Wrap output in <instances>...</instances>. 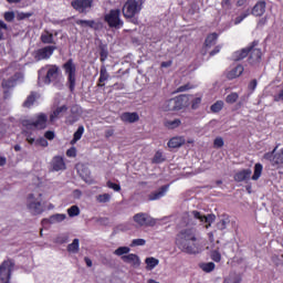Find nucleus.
I'll list each match as a JSON object with an SVG mask.
<instances>
[{
  "mask_svg": "<svg viewBox=\"0 0 283 283\" xmlns=\"http://www.w3.org/2000/svg\"><path fill=\"white\" fill-rule=\"evenodd\" d=\"M177 248L188 255H195L199 253V248L197 245V234L195 228H186L180 230L176 234L175 241Z\"/></svg>",
  "mask_w": 283,
  "mask_h": 283,
  "instance_id": "nucleus-1",
  "label": "nucleus"
},
{
  "mask_svg": "<svg viewBox=\"0 0 283 283\" xmlns=\"http://www.w3.org/2000/svg\"><path fill=\"white\" fill-rule=\"evenodd\" d=\"M264 170V166L262 164H255L253 166V175L251 169H242L234 174L235 182H244L248 180L258 181L262 176V171Z\"/></svg>",
  "mask_w": 283,
  "mask_h": 283,
  "instance_id": "nucleus-2",
  "label": "nucleus"
},
{
  "mask_svg": "<svg viewBox=\"0 0 283 283\" xmlns=\"http://www.w3.org/2000/svg\"><path fill=\"white\" fill-rule=\"evenodd\" d=\"M62 70L66 75V85L69 86L70 93L75 92L76 86V64L73 59L66 60L62 65Z\"/></svg>",
  "mask_w": 283,
  "mask_h": 283,
  "instance_id": "nucleus-3",
  "label": "nucleus"
},
{
  "mask_svg": "<svg viewBox=\"0 0 283 283\" xmlns=\"http://www.w3.org/2000/svg\"><path fill=\"white\" fill-rule=\"evenodd\" d=\"M27 207L32 216H41L42 213H44L45 207L42 202V195H29Z\"/></svg>",
  "mask_w": 283,
  "mask_h": 283,
  "instance_id": "nucleus-4",
  "label": "nucleus"
},
{
  "mask_svg": "<svg viewBox=\"0 0 283 283\" xmlns=\"http://www.w3.org/2000/svg\"><path fill=\"white\" fill-rule=\"evenodd\" d=\"M22 126L28 129L34 128L36 130H44L48 128V115L44 113L35 114L34 119H25Z\"/></svg>",
  "mask_w": 283,
  "mask_h": 283,
  "instance_id": "nucleus-5",
  "label": "nucleus"
},
{
  "mask_svg": "<svg viewBox=\"0 0 283 283\" xmlns=\"http://www.w3.org/2000/svg\"><path fill=\"white\" fill-rule=\"evenodd\" d=\"M143 9L142 1L137 0H127L124 7L122 8V14L125 19H134Z\"/></svg>",
  "mask_w": 283,
  "mask_h": 283,
  "instance_id": "nucleus-6",
  "label": "nucleus"
},
{
  "mask_svg": "<svg viewBox=\"0 0 283 283\" xmlns=\"http://www.w3.org/2000/svg\"><path fill=\"white\" fill-rule=\"evenodd\" d=\"M104 22L108 28L119 30L124 25V21L120 19V10L112 9L106 15H104Z\"/></svg>",
  "mask_w": 283,
  "mask_h": 283,
  "instance_id": "nucleus-7",
  "label": "nucleus"
},
{
  "mask_svg": "<svg viewBox=\"0 0 283 283\" xmlns=\"http://www.w3.org/2000/svg\"><path fill=\"white\" fill-rule=\"evenodd\" d=\"M277 148L279 147L276 146L273 150L265 153L263 158H265L266 161H270L276 169H283V148L276 150Z\"/></svg>",
  "mask_w": 283,
  "mask_h": 283,
  "instance_id": "nucleus-8",
  "label": "nucleus"
},
{
  "mask_svg": "<svg viewBox=\"0 0 283 283\" xmlns=\"http://www.w3.org/2000/svg\"><path fill=\"white\" fill-rule=\"evenodd\" d=\"M186 97L184 95H179L176 97H172L170 99H167L163 104V111L164 112H179L185 107V102Z\"/></svg>",
  "mask_w": 283,
  "mask_h": 283,
  "instance_id": "nucleus-9",
  "label": "nucleus"
},
{
  "mask_svg": "<svg viewBox=\"0 0 283 283\" xmlns=\"http://www.w3.org/2000/svg\"><path fill=\"white\" fill-rule=\"evenodd\" d=\"M14 268L13 260H4L0 264V283H10Z\"/></svg>",
  "mask_w": 283,
  "mask_h": 283,
  "instance_id": "nucleus-10",
  "label": "nucleus"
},
{
  "mask_svg": "<svg viewBox=\"0 0 283 283\" xmlns=\"http://www.w3.org/2000/svg\"><path fill=\"white\" fill-rule=\"evenodd\" d=\"M56 50H57V46L48 45V46L35 50L32 53V57H34L35 62L49 61L51 56L54 55V51Z\"/></svg>",
  "mask_w": 283,
  "mask_h": 283,
  "instance_id": "nucleus-11",
  "label": "nucleus"
},
{
  "mask_svg": "<svg viewBox=\"0 0 283 283\" xmlns=\"http://www.w3.org/2000/svg\"><path fill=\"white\" fill-rule=\"evenodd\" d=\"M48 69V73L45 74L44 83L51 84L59 81V76H61V69L57 65H45Z\"/></svg>",
  "mask_w": 283,
  "mask_h": 283,
  "instance_id": "nucleus-12",
  "label": "nucleus"
},
{
  "mask_svg": "<svg viewBox=\"0 0 283 283\" xmlns=\"http://www.w3.org/2000/svg\"><path fill=\"white\" fill-rule=\"evenodd\" d=\"M133 221L139 227L155 226V220H153V218H149V216L145 212H138L137 214L133 216Z\"/></svg>",
  "mask_w": 283,
  "mask_h": 283,
  "instance_id": "nucleus-13",
  "label": "nucleus"
},
{
  "mask_svg": "<svg viewBox=\"0 0 283 283\" xmlns=\"http://www.w3.org/2000/svg\"><path fill=\"white\" fill-rule=\"evenodd\" d=\"M93 0H73L72 8L77 11V13H86L88 9H92Z\"/></svg>",
  "mask_w": 283,
  "mask_h": 283,
  "instance_id": "nucleus-14",
  "label": "nucleus"
},
{
  "mask_svg": "<svg viewBox=\"0 0 283 283\" xmlns=\"http://www.w3.org/2000/svg\"><path fill=\"white\" fill-rule=\"evenodd\" d=\"M258 46V41H253L250 46L245 49H241V51H235L232 53V61L239 62L248 57L249 53L252 51V49Z\"/></svg>",
  "mask_w": 283,
  "mask_h": 283,
  "instance_id": "nucleus-15",
  "label": "nucleus"
},
{
  "mask_svg": "<svg viewBox=\"0 0 283 283\" xmlns=\"http://www.w3.org/2000/svg\"><path fill=\"white\" fill-rule=\"evenodd\" d=\"M192 216L195 218V220H200V222H205L207 223V229L210 228V226L214 222L216 217L214 214H202L201 212H199L198 210H193L192 211Z\"/></svg>",
  "mask_w": 283,
  "mask_h": 283,
  "instance_id": "nucleus-16",
  "label": "nucleus"
},
{
  "mask_svg": "<svg viewBox=\"0 0 283 283\" xmlns=\"http://www.w3.org/2000/svg\"><path fill=\"white\" fill-rule=\"evenodd\" d=\"M67 219V214H63V213H55L49 218H44L42 219L41 221V224L42 226H45V224H57V223H61L63 221H65Z\"/></svg>",
  "mask_w": 283,
  "mask_h": 283,
  "instance_id": "nucleus-17",
  "label": "nucleus"
},
{
  "mask_svg": "<svg viewBox=\"0 0 283 283\" xmlns=\"http://www.w3.org/2000/svg\"><path fill=\"white\" fill-rule=\"evenodd\" d=\"M120 120L124 122V124H135L140 120V116L137 112H124L120 115Z\"/></svg>",
  "mask_w": 283,
  "mask_h": 283,
  "instance_id": "nucleus-18",
  "label": "nucleus"
},
{
  "mask_svg": "<svg viewBox=\"0 0 283 283\" xmlns=\"http://www.w3.org/2000/svg\"><path fill=\"white\" fill-rule=\"evenodd\" d=\"M169 185H164L161 188H159L158 191H153L151 193H149L148 201H158L159 199L165 197L169 190Z\"/></svg>",
  "mask_w": 283,
  "mask_h": 283,
  "instance_id": "nucleus-19",
  "label": "nucleus"
},
{
  "mask_svg": "<svg viewBox=\"0 0 283 283\" xmlns=\"http://www.w3.org/2000/svg\"><path fill=\"white\" fill-rule=\"evenodd\" d=\"M266 9L265 1H259L253 6L252 11L250 12L253 17L260 18L264 15Z\"/></svg>",
  "mask_w": 283,
  "mask_h": 283,
  "instance_id": "nucleus-20",
  "label": "nucleus"
},
{
  "mask_svg": "<svg viewBox=\"0 0 283 283\" xmlns=\"http://www.w3.org/2000/svg\"><path fill=\"white\" fill-rule=\"evenodd\" d=\"M39 99V93L36 91H32L29 93L28 97H25L24 103H22V107L30 109L33 107L34 103Z\"/></svg>",
  "mask_w": 283,
  "mask_h": 283,
  "instance_id": "nucleus-21",
  "label": "nucleus"
},
{
  "mask_svg": "<svg viewBox=\"0 0 283 283\" xmlns=\"http://www.w3.org/2000/svg\"><path fill=\"white\" fill-rule=\"evenodd\" d=\"M261 59H262V51L253 46L252 50H250L249 52V64L254 65L255 63H259Z\"/></svg>",
  "mask_w": 283,
  "mask_h": 283,
  "instance_id": "nucleus-22",
  "label": "nucleus"
},
{
  "mask_svg": "<svg viewBox=\"0 0 283 283\" xmlns=\"http://www.w3.org/2000/svg\"><path fill=\"white\" fill-rule=\"evenodd\" d=\"M122 261L133 266H140V259L134 253L122 255Z\"/></svg>",
  "mask_w": 283,
  "mask_h": 283,
  "instance_id": "nucleus-23",
  "label": "nucleus"
},
{
  "mask_svg": "<svg viewBox=\"0 0 283 283\" xmlns=\"http://www.w3.org/2000/svg\"><path fill=\"white\" fill-rule=\"evenodd\" d=\"M186 144V139L182 136L172 137L167 143V147L170 149H177L179 147H182V145Z\"/></svg>",
  "mask_w": 283,
  "mask_h": 283,
  "instance_id": "nucleus-24",
  "label": "nucleus"
},
{
  "mask_svg": "<svg viewBox=\"0 0 283 283\" xmlns=\"http://www.w3.org/2000/svg\"><path fill=\"white\" fill-rule=\"evenodd\" d=\"M242 73H244V66L239 64L238 66L229 71L226 74V77H228L229 81H233L234 78H238L239 76H241Z\"/></svg>",
  "mask_w": 283,
  "mask_h": 283,
  "instance_id": "nucleus-25",
  "label": "nucleus"
},
{
  "mask_svg": "<svg viewBox=\"0 0 283 283\" xmlns=\"http://www.w3.org/2000/svg\"><path fill=\"white\" fill-rule=\"evenodd\" d=\"M66 169V165L65 161H63V157H53L52 159V170L53 171H61V170H65Z\"/></svg>",
  "mask_w": 283,
  "mask_h": 283,
  "instance_id": "nucleus-26",
  "label": "nucleus"
},
{
  "mask_svg": "<svg viewBox=\"0 0 283 283\" xmlns=\"http://www.w3.org/2000/svg\"><path fill=\"white\" fill-rule=\"evenodd\" d=\"M109 78V73H107L106 65H101L99 70V80H97V87H104L106 82Z\"/></svg>",
  "mask_w": 283,
  "mask_h": 283,
  "instance_id": "nucleus-27",
  "label": "nucleus"
},
{
  "mask_svg": "<svg viewBox=\"0 0 283 283\" xmlns=\"http://www.w3.org/2000/svg\"><path fill=\"white\" fill-rule=\"evenodd\" d=\"M69 107L67 105H62L60 107H56L51 114V122H54L57 118H62L63 114L67 113Z\"/></svg>",
  "mask_w": 283,
  "mask_h": 283,
  "instance_id": "nucleus-28",
  "label": "nucleus"
},
{
  "mask_svg": "<svg viewBox=\"0 0 283 283\" xmlns=\"http://www.w3.org/2000/svg\"><path fill=\"white\" fill-rule=\"evenodd\" d=\"M18 76H20V73L14 74V76H12L8 80H3V82H1V87L4 90L13 88L18 81Z\"/></svg>",
  "mask_w": 283,
  "mask_h": 283,
  "instance_id": "nucleus-29",
  "label": "nucleus"
},
{
  "mask_svg": "<svg viewBox=\"0 0 283 283\" xmlns=\"http://www.w3.org/2000/svg\"><path fill=\"white\" fill-rule=\"evenodd\" d=\"M41 43L55 45L54 34L48 30H44V32L41 34Z\"/></svg>",
  "mask_w": 283,
  "mask_h": 283,
  "instance_id": "nucleus-30",
  "label": "nucleus"
},
{
  "mask_svg": "<svg viewBox=\"0 0 283 283\" xmlns=\"http://www.w3.org/2000/svg\"><path fill=\"white\" fill-rule=\"evenodd\" d=\"M218 40V34L217 33H211L208 34L207 39L205 40V46L210 49L217 44Z\"/></svg>",
  "mask_w": 283,
  "mask_h": 283,
  "instance_id": "nucleus-31",
  "label": "nucleus"
},
{
  "mask_svg": "<svg viewBox=\"0 0 283 283\" xmlns=\"http://www.w3.org/2000/svg\"><path fill=\"white\" fill-rule=\"evenodd\" d=\"M146 271H151L159 264V260L156 258H146Z\"/></svg>",
  "mask_w": 283,
  "mask_h": 283,
  "instance_id": "nucleus-32",
  "label": "nucleus"
},
{
  "mask_svg": "<svg viewBox=\"0 0 283 283\" xmlns=\"http://www.w3.org/2000/svg\"><path fill=\"white\" fill-rule=\"evenodd\" d=\"M181 122L180 119H174V120H164V127L167 129L174 130L180 126Z\"/></svg>",
  "mask_w": 283,
  "mask_h": 283,
  "instance_id": "nucleus-33",
  "label": "nucleus"
},
{
  "mask_svg": "<svg viewBox=\"0 0 283 283\" xmlns=\"http://www.w3.org/2000/svg\"><path fill=\"white\" fill-rule=\"evenodd\" d=\"M83 133H85V128L83 126L77 127L76 132L73 134L72 145H75L82 139Z\"/></svg>",
  "mask_w": 283,
  "mask_h": 283,
  "instance_id": "nucleus-34",
  "label": "nucleus"
},
{
  "mask_svg": "<svg viewBox=\"0 0 283 283\" xmlns=\"http://www.w3.org/2000/svg\"><path fill=\"white\" fill-rule=\"evenodd\" d=\"M78 250H80L78 239L73 240V242L66 247V251H69V253H78Z\"/></svg>",
  "mask_w": 283,
  "mask_h": 283,
  "instance_id": "nucleus-35",
  "label": "nucleus"
},
{
  "mask_svg": "<svg viewBox=\"0 0 283 283\" xmlns=\"http://www.w3.org/2000/svg\"><path fill=\"white\" fill-rule=\"evenodd\" d=\"M224 103L223 101H217L213 105H211L210 111L214 114L220 113L223 109Z\"/></svg>",
  "mask_w": 283,
  "mask_h": 283,
  "instance_id": "nucleus-36",
  "label": "nucleus"
},
{
  "mask_svg": "<svg viewBox=\"0 0 283 283\" xmlns=\"http://www.w3.org/2000/svg\"><path fill=\"white\" fill-rule=\"evenodd\" d=\"M128 253H130V248L128 247H120L114 251V255H117V256L127 255Z\"/></svg>",
  "mask_w": 283,
  "mask_h": 283,
  "instance_id": "nucleus-37",
  "label": "nucleus"
},
{
  "mask_svg": "<svg viewBox=\"0 0 283 283\" xmlns=\"http://www.w3.org/2000/svg\"><path fill=\"white\" fill-rule=\"evenodd\" d=\"M200 269L205 273H210V272L214 271V263L208 262V263L200 264Z\"/></svg>",
  "mask_w": 283,
  "mask_h": 283,
  "instance_id": "nucleus-38",
  "label": "nucleus"
},
{
  "mask_svg": "<svg viewBox=\"0 0 283 283\" xmlns=\"http://www.w3.org/2000/svg\"><path fill=\"white\" fill-rule=\"evenodd\" d=\"M66 213H69L70 218H75V217L80 216V208H78V206L70 207L69 210H66Z\"/></svg>",
  "mask_w": 283,
  "mask_h": 283,
  "instance_id": "nucleus-39",
  "label": "nucleus"
},
{
  "mask_svg": "<svg viewBox=\"0 0 283 283\" xmlns=\"http://www.w3.org/2000/svg\"><path fill=\"white\" fill-rule=\"evenodd\" d=\"M108 55H109V52L107 51L106 46H101L99 48V61H101V63L106 62Z\"/></svg>",
  "mask_w": 283,
  "mask_h": 283,
  "instance_id": "nucleus-40",
  "label": "nucleus"
},
{
  "mask_svg": "<svg viewBox=\"0 0 283 283\" xmlns=\"http://www.w3.org/2000/svg\"><path fill=\"white\" fill-rule=\"evenodd\" d=\"M242 277L239 275H229L222 283H241Z\"/></svg>",
  "mask_w": 283,
  "mask_h": 283,
  "instance_id": "nucleus-41",
  "label": "nucleus"
},
{
  "mask_svg": "<svg viewBox=\"0 0 283 283\" xmlns=\"http://www.w3.org/2000/svg\"><path fill=\"white\" fill-rule=\"evenodd\" d=\"M87 28H90L91 30H94V31H99L101 29H103V23L96 22L95 20H91Z\"/></svg>",
  "mask_w": 283,
  "mask_h": 283,
  "instance_id": "nucleus-42",
  "label": "nucleus"
},
{
  "mask_svg": "<svg viewBox=\"0 0 283 283\" xmlns=\"http://www.w3.org/2000/svg\"><path fill=\"white\" fill-rule=\"evenodd\" d=\"M87 28H90L91 30H94V31H99L101 29H103V23L96 22L95 20H91Z\"/></svg>",
  "mask_w": 283,
  "mask_h": 283,
  "instance_id": "nucleus-43",
  "label": "nucleus"
},
{
  "mask_svg": "<svg viewBox=\"0 0 283 283\" xmlns=\"http://www.w3.org/2000/svg\"><path fill=\"white\" fill-rule=\"evenodd\" d=\"M6 32H8V24L0 20V41L4 40Z\"/></svg>",
  "mask_w": 283,
  "mask_h": 283,
  "instance_id": "nucleus-44",
  "label": "nucleus"
},
{
  "mask_svg": "<svg viewBox=\"0 0 283 283\" xmlns=\"http://www.w3.org/2000/svg\"><path fill=\"white\" fill-rule=\"evenodd\" d=\"M97 202L99 203H108L111 201V195L104 193L96 197Z\"/></svg>",
  "mask_w": 283,
  "mask_h": 283,
  "instance_id": "nucleus-45",
  "label": "nucleus"
},
{
  "mask_svg": "<svg viewBox=\"0 0 283 283\" xmlns=\"http://www.w3.org/2000/svg\"><path fill=\"white\" fill-rule=\"evenodd\" d=\"M239 98L238 93H231L226 96V103L233 105Z\"/></svg>",
  "mask_w": 283,
  "mask_h": 283,
  "instance_id": "nucleus-46",
  "label": "nucleus"
},
{
  "mask_svg": "<svg viewBox=\"0 0 283 283\" xmlns=\"http://www.w3.org/2000/svg\"><path fill=\"white\" fill-rule=\"evenodd\" d=\"M165 161V157H163L161 151H156L155 157H153V164H163Z\"/></svg>",
  "mask_w": 283,
  "mask_h": 283,
  "instance_id": "nucleus-47",
  "label": "nucleus"
},
{
  "mask_svg": "<svg viewBox=\"0 0 283 283\" xmlns=\"http://www.w3.org/2000/svg\"><path fill=\"white\" fill-rule=\"evenodd\" d=\"M31 17H33V12H18L17 13V20L18 21H22V20H27L30 19Z\"/></svg>",
  "mask_w": 283,
  "mask_h": 283,
  "instance_id": "nucleus-48",
  "label": "nucleus"
},
{
  "mask_svg": "<svg viewBox=\"0 0 283 283\" xmlns=\"http://www.w3.org/2000/svg\"><path fill=\"white\" fill-rule=\"evenodd\" d=\"M14 12L13 11H7V12H4V14H3V19H4V21H7V23H12L13 22V20H14Z\"/></svg>",
  "mask_w": 283,
  "mask_h": 283,
  "instance_id": "nucleus-49",
  "label": "nucleus"
},
{
  "mask_svg": "<svg viewBox=\"0 0 283 283\" xmlns=\"http://www.w3.org/2000/svg\"><path fill=\"white\" fill-rule=\"evenodd\" d=\"M77 172H80V177H82V179L84 180V181H88V179H90V170H88V168H83L82 170H77Z\"/></svg>",
  "mask_w": 283,
  "mask_h": 283,
  "instance_id": "nucleus-50",
  "label": "nucleus"
},
{
  "mask_svg": "<svg viewBox=\"0 0 283 283\" xmlns=\"http://www.w3.org/2000/svg\"><path fill=\"white\" fill-rule=\"evenodd\" d=\"M224 146L223 137H217L213 140V147L216 149H221Z\"/></svg>",
  "mask_w": 283,
  "mask_h": 283,
  "instance_id": "nucleus-51",
  "label": "nucleus"
},
{
  "mask_svg": "<svg viewBox=\"0 0 283 283\" xmlns=\"http://www.w3.org/2000/svg\"><path fill=\"white\" fill-rule=\"evenodd\" d=\"M106 187H107L108 189H112V190L116 191V192H119V191L122 190L120 185L114 184V182L111 181V180H108V181L106 182Z\"/></svg>",
  "mask_w": 283,
  "mask_h": 283,
  "instance_id": "nucleus-52",
  "label": "nucleus"
},
{
  "mask_svg": "<svg viewBox=\"0 0 283 283\" xmlns=\"http://www.w3.org/2000/svg\"><path fill=\"white\" fill-rule=\"evenodd\" d=\"M147 243V241H145L144 239H133L130 247H143Z\"/></svg>",
  "mask_w": 283,
  "mask_h": 283,
  "instance_id": "nucleus-53",
  "label": "nucleus"
},
{
  "mask_svg": "<svg viewBox=\"0 0 283 283\" xmlns=\"http://www.w3.org/2000/svg\"><path fill=\"white\" fill-rule=\"evenodd\" d=\"M230 223V220L229 219H222V220H219L218 222V229L220 231H223L227 229V226Z\"/></svg>",
  "mask_w": 283,
  "mask_h": 283,
  "instance_id": "nucleus-54",
  "label": "nucleus"
},
{
  "mask_svg": "<svg viewBox=\"0 0 283 283\" xmlns=\"http://www.w3.org/2000/svg\"><path fill=\"white\" fill-rule=\"evenodd\" d=\"M249 17V12L242 13L241 15H239L238 18L234 19V25H239L240 23H242V21L245 20V18Z\"/></svg>",
  "mask_w": 283,
  "mask_h": 283,
  "instance_id": "nucleus-55",
  "label": "nucleus"
},
{
  "mask_svg": "<svg viewBox=\"0 0 283 283\" xmlns=\"http://www.w3.org/2000/svg\"><path fill=\"white\" fill-rule=\"evenodd\" d=\"M211 260H213V262H221V254L218 250H213V252H211Z\"/></svg>",
  "mask_w": 283,
  "mask_h": 283,
  "instance_id": "nucleus-56",
  "label": "nucleus"
},
{
  "mask_svg": "<svg viewBox=\"0 0 283 283\" xmlns=\"http://www.w3.org/2000/svg\"><path fill=\"white\" fill-rule=\"evenodd\" d=\"M90 23H91V20H76L75 22L76 25H80V28H83V29L88 28Z\"/></svg>",
  "mask_w": 283,
  "mask_h": 283,
  "instance_id": "nucleus-57",
  "label": "nucleus"
},
{
  "mask_svg": "<svg viewBox=\"0 0 283 283\" xmlns=\"http://www.w3.org/2000/svg\"><path fill=\"white\" fill-rule=\"evenodd\" d=\"M200 104H202V98L201 97H195L192 99V104H191L192 109H198Z\"/></svg>",
  "mask_w": 283,
  "mask_h": 283,
  "instance_id": "nucleus-58",
  "label": "nucleus"
},
{
  "mask_svg": "<svg viewBox=\"0 0 283 283\" xmlns=\"http://www.w3.org/2000/svg\"><path fill=\"white\" fill-rule=\"evenodd\" d=\"M66 157L75 158L76 157V148L75 147H70V149L66 150Z\"/></svg>",
  "mask_w": 283,
  "mask_h": 283,
  "instance_id": "nucleus-59",
  "label": "nucleus"
},
{
  "mask_svg": "<svg viewBox=\"0 0 283 283\" xmlns=\"http://www.w3.org/2000/svg\"><path fill=\"white\" fill-rule=\"evenodd\" d=\"M274 103L283 102V88L279 92V94L273 96Z\"/></svg>",
  "mask_w": 283,
  "mask_h": 283,
  "instance_id": "nucleus-60",
  "label": "nucleus"
},
{
  "mask_svg": "<svg viewBox=\"0 0 283 283\" xmlns=\"http://www.w3.org/2000/svg\"><path fill=\"white\" fill-rule=\"evenodd\" d=\"M44 137L48 140H54L55 138V133L53 130H48L44 133Z\"/></svg>",
  "mask_w": 283,
  "mask_h": 283,
  "instance_id": "nucleus-61",
  "label": "nucleus"
},
{
  "mask_svg": "<svg viewBox=\"0 0 283 283\" xmlns=\"http://www.w3.org/2000/svg\"><path fill=\"white\" fill-rule=\"evenodd\" d=\"M255 88H258V80L250 81V83H249V91L254 92Z\"/></svg>",
  "mask_w": 283,
  "mask_h": 283,
  "instance_id": "nucleus-62",
  "label": "nucleus"
},
{
  "mask_svg": "<svg viewBox=\"0 0 283 283\" xmlns=\"http://www.w3.org/2000/svg\"><path fill=\"white\" fill-rule=\"evenodd\" d=\"M112 88H114L115 91H124L125 85H124V83L117 82L114 85H112Z\"/></svg>",
  "mask_w": 283,
  "mask_h": 283,
  "instance_id": "nucleus-63",
  "label": "nucleus"
},
{
  "mask_svg": "<svg viewBox=\"0 0 283 283\" xmlns=\"http://www.w3.org/2000/svg\"><path fill=\"white\" fill-rule=\"evenodd\" d=\"M190 88H192V87L189 84H186V85L179 86V88H177V92L184 93V92L189 91Z\"/></svg>",
  "mask_w": 283,
  "mask_h": 283,
  "instance_id": "nucleus-64",
  "label": "nucleus"
}]
</instances>
